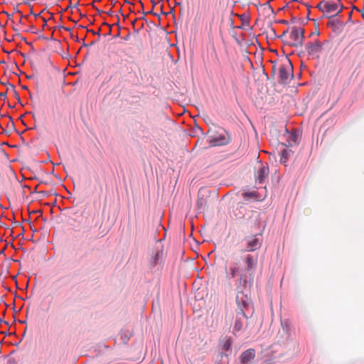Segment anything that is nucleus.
Wrapping results in <instances>:
<instances>
[{
	"label": "nucleus",
	"mask_w": 364,
	"mask_h": 364,
	"mask_svg": "<svg viewBox=\"0 0 364 364\" xmlns=\"http://www.w3.org/2000/svg\"><path fill=\"white\" fill-rule=\"evenodd\" d=\"M245 266L242 267L238 262H232L226 269L227 277L236 280L237 288L246 287L249 279L252 277L257 264V259L252 255H247L244 259Z\"/></svg>",
	"instance_id": "f257e3e1"
},
{
	"label": "nucleus",
	"mask_w": 364,
	"mask_h": 364,
	"mask_svg": "<svg viewBox=\"0 0 364 364\" xmlns=\"http://www.w3.org/2000/svg\"><path fill=\"white\" fill-rule=\"evenodd\" d=\"M318 6L323 11L332 15L338 14L343 9L340 0H324L320 2Z\"/></svg>",
	"instance_id": "f03ea898"
},
{
	"label": "nucleus",
	"mask_w": 364,
	"mask_h": 364,
	"mask_svg": "<svg viewBox=\"0 0 364 364\" xmlns=\"http://www.w3.org/2000/svg\"><path fill=\"white\" fill-rule=\"evenodd\" d=\"M304 31L301 27H294L289 33L290 43L293 46H299L301 45L304 38Z\"/></svg>",
	"instance_id": "7ed1b4c3"
},
{
	"label": "nucleus",
	"mask_w": 364,
	"mask_h": 364,
	"mask_svg": "<svg viewBox=\"0 0 364 364\" xmlns=\"http://www.w3.org/2000/svg\"><path fill=\"white\" fill-rule=\"evenodd\" d=\"M307 53L311 56H318L322 49V43L318 40L309 41L305 46Z\"/></svg>",
	"instance_id": "20e7f679"
},
{
	"label": "nucleus",
	"mask_w": 364,
	"mask_h": 364,
	"mask_svg": "<svg viewBox=\"0 0 364 364\" xmlns=\"http://www.w3.org/2000/svg\"><path fill=\"white\" fill-rule=\"evenodd\" d=\"M256 182L262 184L269 174V166L267 164L259 163L257 167Z\"/></svg>",
	"instance_id": "39448f33"
},
{
	"label": "nucleus",
	"mask_w": 364,
	"mask_h": 364,
	"mask_svg": "<svg viewBox=\"0 0 364 364\" xmlns=\"http://www.w3.org/2000/svg\"><path fill=\"white\" fill-rule=\"evenodd\" d=\"M280 80L285 83L292 76V67L290 64L282 65L279 70Z\"/></svg>",
	"instance_id": "423d86ee"
},
{
	"label": "nucleus",
	"mask_w": 364,
	"mask_h": 364,
	"mask_svg": "<svg viewBox=\"0 0 364 364\" xmlns=\"http://www.w3.org/2000/svg\"><path fill=\"white\" fill-rule=\"evenodd\" d=\"M261 246L260 240L257 237H252L247 240V246L245 247L246 251H254Z\"/></svg>",
	"instance_id": "0eeeda50"
},
{
	"label": "nucleus",
	"mask_w": 364,
	"mask_h": 364,
	"mask_svg": "<svg viewBox=\"0 0 364 364\" xmlns=\"http://www.w3.org/2000/svg\"><path fill=\"white\" fill-rule=\"evenodd\" d=\"M237 302L238 306H240L242 314L244 316H245V310L247 309L250 305L249 299L247 296L242 295L240 296H237Z\"/></svg>",
	"instance_id": "6e6552de"
},
{
	"label": "nucleus",
	"mask_w": 364,
	"mask_h": 364,
	"mask_svg": "<svg viewBox=\"0 0 364 364\" xmlns=\"http://www.w3.org/2000/svg\"><path fill=\"white\" fill-rule=\"evenodd\" d=\"M228 142L227 139L223 134L212 136L210 139L211 146H222Z\"/></svg>",
	"instance_id": "1a4fd4ad"
},
{
	"label": "nucleus",
	"mask_w": 364,
	"mask_h": 364,
	"mask_svg": "<svg viewBox=\"0 0 364 364\" xmlns=\"http://www.w3.org/2000/svg\"><path fill=\"white\" fill-rule=\"evenodd\" d=\"M255 357V351L249 349L245 351L241 355V362L244 364L249 363Z\"/></svg>",
	"instance_id": "9d476101"
},
{
	"label": "nucleus",
	"mask_w": 364,
	"mask_h": 364,
	"mask_svg": "<svg viewBox=\"0 0 364 364\" xmlns=\"http://www.w3.org/2000/svg\"><path fill=\"white\" fill-rule=\"evenodd\" d=\"M232 346V340L230 338H226L222 346V349L224 351H230L231 350Z\"/></svg>",
	"instance_id": "9b49d317"
},
{
	"label": "nucleus",
	"mask_w": 364,
	"mask_h": 364,
	"mask_svg": "<svg viewBox=\"0 0 364 364\" xmlns=\"http://www.w3.org/2000/svg\"><path fill=\"white\" fill-rule=\"evenodd\" d=\"M243 326V323L240 319L237 318L235 321L234 326H233V333L235 334L236 332L240 331Z\"/></svg>",
	"instance_id": "f8f14e48"
},
{
	"label": "nucleus",
	"mask_w": 364,
	"mask_h": 364,
	"mask_svg": "<svg viewBox=\"0 0 364 364\" xmlns=\"http://www.w3.org/2000/svg\"><path fill=\"white\" fill-rule=\"evenodd\" d=\"M289 144L290 146H292L293 144H296L297 143V135L295 133L289 134Z\"/></svg>",
	"instance_id": "ddd939ff"
},
{
	"label": "nucleus",
	"mask_w": 364,
	"mask_h": 364,
	"mask_svg": "<svg viewBox=\"0 0 364 364\" xmlns=\"http://www.w3.org/2000/svg\"><path fill=\"white\" fill-rule=\"evenodd\" d=\"M289 151L284 149L282 151L281 162L285 164L288 159Z\"/></svg>",
	"instance_id": "4468645a"
},
{
	"label": "nucleus",
	"mask_w": 364,
	"mask_h": 364,
	"mask_svg": "<svg viewBox=\"0 0 364 364\" xmlns=\"http://www.w3.org/2000/svg\"><path fill=\"white\" fill-rule=\"evenodd\" d=\"M245 195H250L251 196H254L255 193H245Z\"/></svg>",
	"instance_id": "2eb2a0df"
}]
</instances>
